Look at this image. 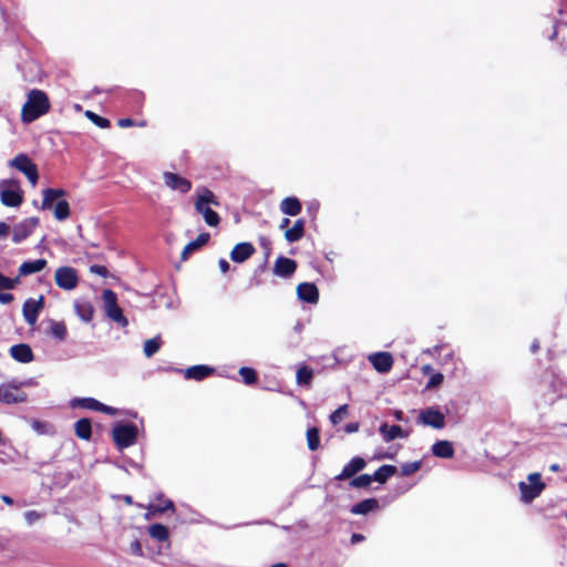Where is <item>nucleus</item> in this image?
<instances>
[{
    "label": "nucleus",
    "instance_id": "nucleus-3",
    "mask_svg": "<svg viewBox=\"0 0 567 567\" xmlns=\"http://www.w3.org/2000/svg\"><path fill=\"white\" fill-rule=\"evenodd\" d=\"M112 436L116 447L122 451L136 443L138 429L134 423L116 424L112 430Z\"/></svg>",
    "mask_w": 567,
    "mask_h": 567
},
{
    "label": "nucleus",
    "instance_id": "nucleus-42",
    "mask_svg": "<svg viewBox=\"0 0 567 567\" xmlns=\"http://www.w3.org/2000/svg\"><path fill=\"white\" fill-rule=\"evenodd\" d=\"M372 481H373V477L370 474H361L359 476L352 477V480L350 482V486L353 488H364V487L370 486Z\"/></svg>",
    "mask_w": 567,
    "mask_h": 567
},
{
    "label": "nucleus",
    "instance_id": "nucleus-23",
    "mask_svg": "<svg viewBox=\"0 0 567 567\" xmlns=\"http://www.w3.org/2000/svg\"><path fill=\"white\" fill-rule=\"evenodd\" d=\"M209 238H210V236L208 233H200L195 240L188 243L184 247L182 255H181L182 260H184V261L187 260L194 251H196V250L200 249L203 246H205L208 243Z\"/></svg>",
    "mask_w": 567,
    "mask_h": 567
},
{
    "label": "nucleus",
    "instance_id": "nucleus-41",
    "mask_svg": "<svg viewBox=\"0 0 567 567\" xmlns=\"http://www.w3.org/2000/svg\"><path fill=\"white\" fill-rule=\"evenodd\" d=\"M85 116L100 128H109L111 126L109 118L100 116L92 111H85Z\"/></svg>",
    "mask_w": 567,
    "mask_h": 567
},
{
    "label": "nucleus",
    "instance_id": "nucleus-58",
    "mask_svg": "<svg viewBox=\"0 0 567 567\" xmlns=\"http://www.w3.org/2000/svg\"><path fill=\"white\" fill-rule=\"evenodd\" d=\"M122 499L124 501V503L126 505H133L134 504L133 497L131 495H124V496H122Z\"/></svg>",
    "mask_w": 567,
    "mask_h": 567
},
{
    "label": "nucleus",
    "instance_id": "nucleus-4",
    "mask_svg": "<svg viewBox=\"0 0 567 567\" xmlns=\"http://www.w3.org/2000/svg\"><path fill=\"white\" fill-rule=\"evenodd\" d=\"M0 199L7 207H18L23 202V192L16 179L0 181Z\"/></svg>",
    "mask_w": 567,
    "mask_h": 567
},
{
    "label": "nucleus",
    "instance_id": "nucleus-35",
    "mask_svg": "<svg viewBox=\"0 0 567 567\" xmlns=\"http://www.w3.org/2000/svg\"><path fill=\"white\" fill-rule=\"evenodd\" d=\"M148 535L157 542H166L169 538L168 528L159 523L152 524L148 527Z\"/></svg>",
    "mask_w": 567,
    "mask_h": 567
},
{
    "label": "nucleus",
    "instance_id": "nucleus-2",
    "mask_svg": "<svg viewBox=\"0 0 567 567\" xmlns=\"http://www.w3.org/2000/svg\"><path fill=\"white\" fill-rule=\"evenodd\" d=\"M209 205L219 206V202L210 189L203 188L196 197L195 209L203 215L208 226L216 227L220 223V217Z\"/></svg>",
    "mask_w": 567,
    "mask_h": 567
},
{
    "label": "nucleus",
    "instance_id": "nucleus-28",
    "mask_svg": "<svg viewBox=\"0 0 567 567\" xmlns=\"http://www.w3.org/2000/svg\"><path fill=\"white\" fill-rule=\"evenodd\" d=\"M280 210L288 216H297L302 210L301 202L295 197H286L280 202Z\"/></svg>",
    "mask_w": 567,
    "mask_h": 567
},
{
    "label": "nucleus",
    "instance_id": "nucleus-48",
    "mask_svg": "<svg viewBox=\"0 0 567 567\" xmlns=\"http://www.w3.org/2000/svg\"><path fill=\"white\" fill-rule=\"evenodd\" d=\"M117 125L122 128H125V127H131V126H134L135 125V122L132 120V118H128V117H124V118H120L117 121Z\"/></svg>",
    "mask_w": 567,
    "mask_h": 567
},
{
    "label": "nucleus",
    "instance_id": "nucleus-47",
    "mask_svg": "<svg viewBox=\"0 0 567 567\" xmlns=\"http://www.w3.org/2000/svg\"><path fill=\"white\" fill-rule=\"evenodd\" d=\"M90 271L101 277H106L109 274L107 268L103 265H93L90 267Z\"/></svg>",
    "mask_w": 567,
    "mask_h": 567
},
{
    "label": "nucleus",
    "instance_id": "nucleus-60",
    "mask_svg": "<svg viewBox=\"0 0 567 567\" xmlns=\"http://www.w3.org/2000/svg\"><path fill=\"white\" fill-rule=\"evenodd\" d=\"M270 567H287V565L284 563H278V564L271 565Z\"/></svg>",
    "mask_w": 567,
    "mask_h": 567
},
{
    "label": "nucleus",
    "instance_id": "nucleus-36",
    "mask_svg": "<svg viewBox=\"0 0 567 567\" xmlns=\"http://www.w3.org/2000/svg\"><path fill=\"white\" fill-rule=\"evenodd\" d=\"M313 378V370L308 365H301L297 370V383L299 385H310Z\"/></svg>",
    "mask_w": 567,
    "mask_h": 567
},
{
    "label": "nucleus",
    "instance_id": "nucleus-37",
    "mask_svg": "<svg viewBox=\"0 0 567 567\" xmlns=\"http://www.w3.org/2000/svg\"><path fill=\"white\" fill-rule=\"evenodd\" d=\"M53 214L58 220H65L70 216L69 203L65 199L58 200L54 205Z\"/></svg>",
    "mask_w": 567,
    "mask_h": 567
},
{
    "label": "nucleus",
    "instance_id": "nucleus-26",
    "mask_svg": "<svg viewBox=\"0 0 567 567\" xmlns=\"http://www.w3.org/2000/svg\"><path fill=\"white\" fill-rule=\"evenodd\" d=\"M306 221L302 218L297 219L292 227L287 228L285 231V239L288 243L299 241L305 236Z\"/></svg>",
    "mask_w": 567,
    "mask_h": 567
},
{
    "label": "nucleus",
    "instance_id": "nucleus-34",
    "mask_svg": "<svg viewBox=\"0 0 567 567\" xmlns=\"http://www.w3.org/2000/svg\"><path fill=\"white\" fill-rule=\"evenodd\" d=\"M396 466L385 464L380 466L371 476L373 477V481L380 484H384L391 476L396 473Z\"/></svg>",
    "mask_w": 567,
    "mask_h": 567
},
{
    "label": "nucleus",
    "instance_id": "nucleus-16",
    "mask_svg": "<svg viewBox=\"0 0 567 567\" xmlns=\"http://www.w3.org/2000/svg\"><path fill=\"white\" fill-rule=\"evenodd\" d=\"M367 466V462L364 458L360 456H354L347 463L341 473L336 476L337 481H346L348 478H352L357 473L362 471Z\"/></svg>",
    "mask_w": 567,
    "mask_h": 567
},
{
    "label": "nucleus",
    "instance_id": "nucleus-10",
    "mask_svg": "<svg viewBox=\"0 0 567 567\" xmlns=\"http://www.w3.org/2000/svg\"><path fill=\"white\" fill-rule=\"evenodd\" d=\"M72 408H83L92 411L105 413L107 415H115L117 410L113 406L105 405L94 398H75L71 401Z\"/></svg>",
    "mask_w": 567,
    "mask_h": 567
},
{
    "label": "nucleus",
    "instance_id": "nucleus-54",
    "mask_svg": "<svg viewBox=\"0 0 567 567\" xmlns=\"http://www.w3.org/2000/svg\"><path fill=\"white\" fill-rule=\"evenodd\" d=\"M364 539V536L362 534L354 533L351 536V543L357 544L359 542H362Z\"/></svg>",
    "mask_w": 567,
    "mask_h": 567
},
{
    "label": "nucleus",
    "instance_id": "nucleus-27",
    "mask_svg": "<svg viewBox=\"0 0 567 567\" xmlns=\"http://www.w3.org/2000/svg\"><path fill=\"white\" fill-rule=\"evenodd\" d=\"M66 195L65 190L62 188H47L43 190V199L41 204V209L47 210L53 207V203L62 198Z\"/></svg>",
    "mask_w": 567,
    "mask_h": 567
},
{
    "label": "nucleus",
    "instance_id": "nucleus-13",
    "mask_svg": "<svg viewBox=\"0 0 567 567\" xmlns=\"http://www.w3.org/2000/svg\"><path fill=\"white\" fill-rule=\"evenodd\" d=\"M43 305H44L43 296H40V298L38 300L30 298L24 301V303L22 306V315H23L24 320L29 324L33 326L37 322L39 313H40L41 309L43 308Z\"/></svg>",
    "mask_w": 567,
    "mask_h": 567
},
{
    "label": "nucleus",
    "instance_id": "nucleus-44",
    "mask_svg": "<svg viewBox=\"0 0 567 567\" xmlns=\"http://www.w3.org/2000/svg\"><path fill=\"white\" fill-rule=\"evenodd\" d=\"M421 466H422V461L404 463L401 466V475L410 476V475L414 474L415 472H417L421 468Z\"/></svg>",
    "mask_w": 567,
    "mask_h": 567
},
{
    "label": "nucleus",
    "instance_id": "nucleus-14",
    "mask_svg": "<svg viewBox=\"0 0 567 567\" xmlns=\"http://www.w3.org/2000/svg\"><path fill=\"white\" fill-rule=\"evenodd\" d=\"M163 178L167 187L182 194H186L192 189V182L176 173L165 172Z\"/></svg>",
    "mask_w": 567,
    "mask_h": 567
},
{
    "label": "nucleus",
    "instance_id": "nucleus-21",
    "mask_svg": "<svg viewBox=\"0 0 567 567\" xmlns=\"http://www.w3.org/2000/svg\"><path fill=\"white\" fill-rule=\"evenodd\" d=\"M47 265H48V262L43 258L24 261L19 267V270H18L19 275L17 278L20 279V277L40 272L47 267Z\"/></svg>",
    "mask_w": 567,
    "mask_h": 567
},
{
    "label": "nucleus",
    "instance_id": "nucleus-8",
    "mask_svg": "<svg viewBox=\"0 0 567 567\" xmlns=\"http://www.w3.org/2000/svg\"><path fill=\"white\" fill-rule=\"evenodd\" d=\"M55 285L64 290H72L79 284V276L74 268L69 266L60 267L54 274Z\"/></svg>",
    "mask_w": 567,
    "mask_h": 567
},
{
    "label": "nucleus",
    "instance_id": "nucleus-18",
    "mask_svg": "<svg viewBox=\"0 0 567 567\" xmlns=\"http://www.w3.org/2000/svg\"><path fill=\"white\" fill-rule=\"evenodd\" d=\"M373 368L380 372L385 373L392 369L393 357L389 352H377L369 357Z\"/></svg>",
    "mask_w": 567,
    "mask_h": 567
},
{
    "label": "nucleus",
    "instance_id": "nucleus-22",
    "mask_svg": "<svg viewBox=\"0 0 567 567\" xmlns=\"http://www.w3.org/2000/svg\"><path fill=\"white\" fill-rule=\"evenodd\" d=\"M11 357L21 363H29L33 360V352L25 343L14 344L10 348Z\"/></svg>",
    "mask_w": 567,
    "mask_h": 567
},
{
    "label": "nucleus",
    "instance_id": "nucleus-50",
    "mask_svg": "<svg viewBox=\"0 0 567 567\" xmlns=\"http://www.w3.org/2000/svg\"><path fill=\"white\" fill-rule=\"evenodd\" d=\"M10 233V226L4 221H0V238H6Z\"/></svg>",
    "mask_w": 567,
    "mask_h": 567
},
{
    "label": "nucleus",
    "instance_id": "nucleus-20",
    "mask_svg": "<svg viewBox=\"0 0 567 567\" xmlns=\"http://www.w3.org/2000/svg\"><path fill=\"white\" fill-rule=\"evenodd\" d=\"M215 369L208 365L198 364L189 367L185 370L184 377L187 380H196L202 381L210 375H213Z\"/></svg>",
    "mask_w": 567,
    "mask_h": 567
},
{
    "label": "nucleus",
    "instance_id": "nucleus-29",
    "mask_svg": "<svg viewBox=\"0 0 567 567\" xmlns=\"http://www.w3.org/2000/svg\"><path fill=\"white\" fill-rule=\"evenodd\" d=\"M378 508L379 502L377 498H367L354 504L350 512L354 515H365L370 512L377 511Z\"/></svg>",
    "mask_w": 567,
    "mask_h": 567
},
{
    "label": "nucleus",
    "instance_id": "nucleus-5",
    "mask_svg": "<svg viewBox=\"0 0 567 567\" xmlns=\"http://www.w3.org/2000/svg\"><path fill=\"white\" fill-rule=\"evenodd\" d=\"M102 299L104 302V309L106 316L113 320L114 322L120 323L121 326H127L128 321L126 317L123 315L122 309L117 305V296L111 289H105L102 293Z\"/></svg>",
    "mask_w": 567,
    "mask_h": 567
},
{
    "label": "nucleus",
    "instance_id": "nucleus-53",
    "mask_svg": "<svg viewBox=\"0 0 567 567\" xmlns=\"http://www.w3.org/2000/svg\"><path fill=\"white\" fill-rule=\"evenodd\" d=\"M25 517L30 523H32L39 518V514L35 511H29L25 513Z\"/></svg>",
    "mask_w": 567,
    "mask_h": 567
},
{
    "label": "nucleus",
    "instance_id": "nucleus-39",
    "mask_svg": "<svg viewBox=\"0 0 567 567\" xmlns=\"http://www.w3.org/2000/svg\"><path fill=\"white\" fill-rule=\"evenodd\" d=\"M307 445L310 451H317L320 446V432L318 427H310L307 431Z\"/></svg>",
    "mask_w": 567,
    "mask_h": 567
},
{
    "label": "nucleus",
    "instance_id": "nucleus-32",
    "mask_svg": "<svg viewBox=\"0 0 567 567\" xmlns=\"http://www.w3.org/2000/svg\"><path fill=\"white\" fill-rule=\"evenodd\" d=\"M380 433L383 435L384 441L390 442L398 437H404V431L400 425H389L383 423L380 429Z\"/></svg>",
    "mask_w": 567,
    "mask_h": 567
},
{
    "label": "nucleus",
    "instance_id": "nucleus-59",
    "mask_svg": "<svg viewBox=\"0 0 567 567\" xmlns=\"http://www.w3.org/2000/svg\"><path fill=\"white\" fill-rule=\"evenodd\" d=\"M259 284H260L259 279H257V278L251 279V286L252 285L258 286Z\"/></svg>",
    "mask_w": 567,
    "mask_h": 567
},
{
    "label": "nucleus",
    "instance_id": "nucleus-55",
    "mask_svg": "<svg viewBox=\"0 0 567 567\" xmlns=\"http://www.w3.org/2000/svg\"><path fill=\"white\" fill-rule=\"evenodd\" d=\"M539 348H540V346H539L538 340H534V341L532 342V344H530V351H532L533 353H536V352H538Z\"/></svg>",
    "mask_w": 567,
    "mask_h": 567
},
{
    "label": "nucleus",
    "instance_id": "nucleus-31",
    "mask_svg": "<svg viewBox=\"0 0 567 567\" xmlns=\"http://www.w3.org/2000/svg\"><path fill=\"white\" fill-rule=\"evenodd\" d=\"M136 506L140 508H145L147 511L144 515V518L147 520L153 518L157 514L165 513L166 511H175V505L171 499H165L163 507H154V504H150L146 506H144L143 504H136Z\"/></svg>",
    "mask_w": 567,
    "mask_h": 567
},
{
    "label": "nucleus",
    "instance_id": "nucleus-33",
    "mask_svg": "<svg viewBox=\"0 0 567 567\" xmlns=\"http://www.w3.org/2000/svg\"><path fill=\"white\" fill-rule=\"evenodd\" d=\"M49 333L58 341H64L68 337V328L64 321L50 320Z\"/></svg>",
    "mask_w": 567,
    "mask_h": 567
},
{
    "label": "nucleus",
    "instance_id": "nucleus-15",
    "mask_svg": "<svg viewBox=\"0 0 567 567\" xmlns=\"http://www.w3.org/2000/svg\"><path fill=\"white\" fill-rule=\"evenodd\" d=\"M297 267H298V265H297L296 260L285 257V256H279L275 260L272 271L278 277L289 278L295 274V271L297 270Z\"/></svg>",
    "mask_w": 567,
    "mask_h": 567
},
{
    "label": "nucleus",
    "instance_id": "nucleus-12",
    "mask_svg": "<svg viewBox=\"0 0 567 567\" xmlns=\"http://www.w3.org/2000/svg\"><path fill=\"white\" fill-rule=\"evenodd\" d=\"M420 421L433 429H443L445 426V416L437 408H427L421 411Z\"/></svg>",
    "mask_w": 567,
    "mask_h": 567
},
{
    "label": "nucleus",
    "instance_id": "nucleus-9",
    "mask_svg": "<svg viewBox=\"0 0 567 567\" xmlns=\"http://www.w3.org/2000/svg\"><path fill=\"white\" fill-rule=\"evenodd\" d=\"M27 393L13 383H3L0 385V402L4 404H16L27 401Z\"/></svg>",
    "mask_w": 567,
    "mask_h": 567
},
{
    "label": "nucleus",
    "instance_id": "nucleus-19",
    "mask_svg": "<svg viewBox=\"0 0 567 567\" xmlns=\"http://www.w3.org/2000/svg\"><path fill=\"white\" fill-rule=\"evenodd\" d=\"M256 252V249L252 244L250 243H239L234 246V248L230 251V259L234 262H244L247 259H249Z\"/></svg>",
    "mask_w": 567,
    "mask_h": 567
},
{
    "label": "nucleus",
    "instance_id": "nucleus-11",
    "mask_svg": "<svg viewBox=\"0 0 567 567\" xmlns=\"http://www.w3.org/2000/svg\"><path fill=\"white\" fill-rule=\"evenodd\" d=\"M39 225L38 217H29L16 225L12 230V241L16 244L27 239Z\"/></svg>",
    "mask_w": 567,
    "mask_h": 567
},
{
    "label": "nucleus",
    "instance_id": "nucleus-61",
    "mask_svg": "<svg viewBox=\"0 0 567 567\" xmlns=\"http://www.w3.org/2000/svg\"><path fill=\"white\" fill-rule=\"evenodd\" d=\"M134 549H137L138 551H141V546L138 543H136V546H134Z\"/></svg>",
    "mask_w": 567,
    "mask_h": 567
},
{
    "label": "nucleus",
    "instance_id": "nucleus-17",
    "mask_svg": "<svg viewBox=\"0 0 567 567\" xmlns=\"http://www.w3.org/2000/svg\"><path fill=\"white\" fill-rule=\"evenodd\" d=\"M297 296L301 301L317 303L319 290L313 282H301L297 286Z\"/></svg>",
    "mask_w": 567,
    "mask_h": 567
},
{
    "label": "nucleus",
    "instance_id": "nucleus-1",
    "mask_svg": "<svg viewBox=\"0 0 567 567\" xmlns=\"http://www.w3.org/2000/svg\"><path fill=\"white\" fill-rule=\"evenodd\" d=\"M51 109L48 94L38 89L31 90L27 95V101L21 109V121L31 123L47 114Z\"/></svg>",
    "mask_w": 567,
    "mask_h": 567
},
{
    "label": "nucleus",
    "instance_id": "nucleus-25",
    "mask_svg": "<svg viewBox=\"0 0 567 567\" xmlns=\"http://www.w3.org/2000/svg\"><path fill=\"white\" fill-rule=\"evenodd\" d=\"M431 451L434 456L440 458H452L455 453L453 443L447 440L435 442L432 445Z\"/></svg>",
    "mask_w": 567,
    "mask_h": 567
},
{
    "label": "nucleus",
    "instance_id": "nucleus-52",
    "mask_svg": "<svg viewBox=\"0 0 567 567\" xmlns=\"http://www.w3.org/2000/svg\"><path fill=\"white\" fill-rule=\"evenodd\" d=\"M218 266L223 274H226L230 268V265L226 259H219Z\"/></svg>",
    "mask_w": 567,
    "mask_h": 567
},
{
    "label": "nucleus",
    "instance_id": "nucleus-30",
    "mask_svg": "<svg viewBox=\"0 0 567 567\" xmlns=\"http://www.w3.org/2000/svg\"><path fill=\"white\" fill-rule=\"evenodd\" d=\"M74 433L76 437L90 441L92 437V423L90 419L83 417L74 423Z\"/></svg>",
    "mask_w": 567,
    "mask_h": 567
},
{
    "label": "nucleus",
    "instance_id": "nucleus-38",
    "mask_svg": "<svg viewBox=\"0 0 567 567\" xmlns=\"http://www.w3.org/2000/svg\"><path fill=\"white\" fill-rule=\"evenodd\" d=\"M243 382L247 385H254L258 381V374L255 369L249 367H241L238 371Z\"/></svg>",
    "mask_w": 567,
    "mask_h": 567
},
{
    "label": "nucleus",
    "instance_id": "nucleus-63",
    "mask_svg": "<svg viewBox=\"0 0 567 567\" xmlns=\"http://www.w3.org/2000/svg\"><path fill=\"white\" fill-rule=\"evenodd\" d=\"M163 506H164V503L163 504L154 505V507H163Z\"/></svg>",
    "mask_w": 567,
    "mask_h": 567
},
{
    "label": "nucleus",
    "instance_id": "nucleus-57",
    "mask_svg": "<svg viewBox=\"0 0 567 567\" xmlns=\"http://www.w3.org/2000/svg\"><path fill=\"white\" fill-rule=\"evenodd\" d=\"M1 499L7 504V505H12L13 504V498L10 497L9 495H1Z\"/></svg>",
    "mask_w": 567,
    "mask_h": 567
},
{
    "label": "nucleus",
    "instance_id": "nucleus-6",
    "mask_svg": "<svg viewBox=\"0 0 567 567\" xmlns=\"http://www.w3.org/2000/svg\"><path fill=\"white\" fill-rule=\"evenodd\" d=\"M9 166L23 173L33 186L37 185L39 181L38 166L32 162V159L27 154L20 153L17 156H14L10 161Z\"/></svg>",
    "mask_w": 567,
    "mask_h": 567
},
{
    "label": "nucleus",
    "instance_id": "nucleus-24",
    "mask_svg": "<svg viewBox=\"0 0 567 567\" xmlns=\"http://www.w3.org/2000/svg\"><path fill=\"white\" fill-rule=\"evenodd\" d=\"M75 313L85 322H91L94 318L95 309L89 300H76L74 302Z\"/></svg>",
    "mask_w": 567,
    "mask_h": 567
},
{
    "label": "nucleus",
    "instance_id": "nucleus-56",
    "mask_svg": "<svg viewBox=\"0 0 567 567\" xmlns=\"http://www.w3.org/2000/svg\"><path fill=\"white\" fill-rule=\"evenodd\" d=\"M289 224H290V219L289 218H282V220H281V223L279 225V228L280 229H285V228L287 229Z\"/></svg>",
    "mask_w": 567,
    "mask_h": 567
},
{
    "label": "nucleus",
    "instance_id": "nucleus-43",
    "mask_svg": "<svg viewBox=\"0 0 567 567\" xmlns=\"http://www.w3.org/2000/svg\"><path fill=\"white\" fill-rule=\"evenodd\" d=\"M348 405L343 404L339 406L336 411H333L330 415V421L333 425H337L343 421L348 415Z\"/></svg>",
    "mask_w": 567,
    "mask_h": 567
},
{
    "label": "nucleus",
    "instance_id": "nucleus-7",
    "mask_svg": "<svg viewBox=\"0 0 567 567\" xmlns=\"http://www.w3.org/2000/svg\"><path fill=\"white\" fill-rule=\"evenodd\" d=\"M528 481L529 483L520 482L518 485L522 494V499L524 502H532L533 499L538 497L543 489L545 488V484L543 483L539 473L529 474Z\"/></svg>",
    "mask_w": 567,
    "mask_h": 567
},
{
    "label": "nucleus",
    "instance_id": "nucleus-62",
    "mask_svg": "<svg viewBox=\"0 0 567 567\" xmlns=\"http://www.w3.org/2000/svg\"><path fill=\"white\" fill-rule=\"evenodd\" d=\"M134 549H137L138 551H141V546L138 543H136V546H134Z\"/></svg>",
    "mask_w": 567,
    "mask_h": 567
},
{
    "label": "nucleus",
    "instance_id": "nucleus-49",
    "mask_svg": "<svg viewBox=\"0 0 567 567\" xmlns=\"http://www.w3.org/2000/svg\"><path fill=\"white\" fill-rule=\"evenodd\" d=\"M14 299L13 295L10 292H0V303L7 305L12 302Z\"/></svg>",
    "mask_w": 567,
    "mask_h": 567
},
{
    "label": "nucleus",
    "instance_id": "nucleus-45",
    "mask_svg": "<svg viewBox=\"0 0 567 567\" xmlns=\"http://www.w3.org/2000/svg\"><path fill=\"white\" fill-rule=\"evenodd\" d=\"M19 284V278H9L0 272V290H10Z\"/></svg>",
    "mask_w": 567,
    "mask_h": 567
},
{
    "label": "nucleus",
    "instance_id": "nucleus-46",
    "mask_svg": "<svg viewBox=\"0 0 567 567\" xmlns=\"http://www.w3.org/2000/svg\"><path fill=\"white\" fill-rule=\"evenodd\" d=\"M443 379H444V378H443V374H442V373H435V374H433V375L430 378V380H429V382H427L426 388H429V389H430V388H435V386L440 385V384L443 382Z\"/></svg>",
    "mask_w": 567,
    "mask_h": 567
},
{
    "label": "nucleus",
    "instance_id": "nucleus-40",
    "mask_svg": "<svg viewBox=\"0 0 567 567\" xmlns=\"http://www.w3.org/2000/svg\"><path fill=\"white\" fill-rule=\"evenodd\" d=\"M161 344H162V342H161L159 337L147 339L144 342V354L147 358L153 357L159 350Z\"/></svg>",
    "mask_w": 567,
    "mask_h": 567
},
{
    "label": "nucleus",
    "instance_id": "nucleus-51",
    "mask_svg": "<svg viewBox=\"0 0 567 567\" xmlns=\"http://www.w3.org/2000/svg\"><path fill=\"white\" fill-rule=\"evenodd\" d=\"M359 423L358 422H350L344 426V431L347 433H355L359 431Z\"/></svg>",
    "mask_w": 567,
    "mask_h": 567
}]
</instances>
